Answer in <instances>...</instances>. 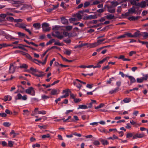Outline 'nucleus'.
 <instances>
[{
	"instance_id": "nucleus-1",
	"label": "nucleus",
	"mask_w": 148,
	"mask_h": 148,
	"mask_svg": "<svg viewBox=\"0 0 148 148\" xmlns=\"http://www.w3.org/2000/svg\"><path fill=\"white\" fill-rule=\"evenodd\" d=\"M52 35L54 37H56L60 39H62L64 37L62 32L60 33L58 31L52 32Z\"/></svg>"
},
{
	"instance_id": "nucleus-2",
	"label": "nucleus",
	"mask_w": 148,
	"mask_h": 148,
	"mask_svg": "<svg viewBox=\"0 0 148 148\" xmlns=\"http://www.w3.org/2000/svg\"><path fill=\"white\" fill-rule=\"evenodd\" d=\"M25 92L26 93L32 96H34L35 95V91L34 90L33 88L32 87H29V88L26 89Z\"/></svg>"
},
{
	"instance_id": "nucleus-3",
	"label": "nucleus",
	"mask_w": 148,
	"mask_h": 148,
	"mask_svg": "<svg viewBox=\"0 0 148 148\" xmlns=\"http://www.w3.org/2000/svg\"><path fill=\"white\" fill-rule=\"evenodd\" d=\"M49 25L47 23H44L42 25L43 30L45 32H49L51 29V27H49Z\"/></svg>"
},
{
	"instance_id": "nucleus-4",
	"label": "nucleus",
	"mask_w": 148,
	"mask_h": 148,
	"mask_svg": "<svg viewBox=\"0 0 148 148\" xmlns=\"http://www.w3.org/2000/svg\"><path fill=\"white\" fill-rule=\"evenodd\" d=\"M11 3L12 4L15 5V6L18 7L23 5V1H13Z\"/></svg>"
},
{
	"instance_id": "nucleus-5",
	"label": "nucleus",
	"mask_w": 148,
	"mask_h": 148,
	"mask_svg": "<svg viewBox=\"0 0 148 148\" xmlns=\"http://www.w3.org/2000/svg\"><path fill=\"white\" fill-rule=\"evenodd\" d=\"M105 6L107 7L108 8V11L110 13H113L115 12V9L114 8V7L112 5H105Z\"/></svg>"
},
{
	"instance_id": "nucleus-6",
	"label": "nucleus",
	"mask_w": 148,
	"mask_h": 148,
	"mask_svg": "<svg viewBox=\"0 0 148 148\" xmlns=\"http://www.w3.org/2000/svg\"><path fill=\"white\" fill-rule=\"evenodd\" d=\"M145 136L146 135L143 133L141 134H139L138 133L133 136L132 138L133 139H135L137 138H142Z\"/></svg>"
},
{
	"instance_id": "nucleus-7",
	"label": "nucleus",
	"mask_w": 148,
	"mask_h": 148,
	"mask_svg": "<svg viewBox=\"0 0 148 148\" xmlns=\"http://www.w3.org/2000/svg\"><path fill=\"white\" fill-rule=\"evenodd\" d=\"M16 67L14 66L13 64H11L9 68V72L10 73H13L15 71Z\"/></svg>"
},
{
	"instance_id": "nucleus-8",
	"label": "nucleus",
	"mask_w": 148,
	"mask_h": 148,
	"mask_svg": "<svg viewBox=\"0 0 148 148\" xmlns=\"http://www.w3.org/2000/svg\"><path fill=\"white\" fill-rule=\"evenodd\" d=\"M97 17L96 15H92L87 16L85 17V19L86 20L91 19H95L97 18Z\"/></svg>"
},
{
	"instance_id": "nucleus-9",
	"label": "nucleus",
	"mask_w": 148,
	"mask_h": 148,
	"mask_svg": "<svg viewBox=\"0 0 148 148\" xmlns=\"http://www.w3.org/2000/svg\"><path fill=\"white\" fill-rule=\"evenodd\" d=\"M145 3V1H143L140 3H138V6H139L141 8H144L147 5Z\"/></svg>"
},
{
	"instance_id": "nucleus-10",
	"label": "nucleus",
	"mask_w": 148,
	"mask_h": 148,
	"mask_svg": "<svg viewBox=\"0 0 148 148\" xmlns=\"http://www.w3.org/2000/svg\"><path fill=\"white\" fill-rule=\"evenodd\" d=\"M97 46L96 42H95L92 43H88L87 45V47L89 48H93Z\"/></svg>"
},
{
	"instance_id": "nucleus-11",
	"label": "nucleus",
	"mask_w": 148,
	"mask_h": 148,
	"mask_svg": "<svg viewBox=\"0 0 148 148\" xmlns=\"http://www.w3.org/2000/svg\"><path fill=\"white\" fill-rule=\"evenodd\" d=\"M140 18V16H137L136 17L132 16L128 18V19L130 21H134L137 20Z\"/></svg>"
},
{
	"instance_id": "nucleus-12",
	"label": "nucleus",
	"mask_w": 148,
	"mask_h": 148,
	"mask_svg": "<svg viewBox=\"0 0 148 148\" xmlns=\"http://www.w3.org/2000/svg\"><path fill=\"white\" fill-rule=\"evenodd\" d=\"M33 26L36 29H38L41 27V25L40 23H34L33 25Z\"/></svg>"
},
{
	"instance_id": "nucleus-13",
	"label": "nucleus",
	"mask_w": 148,
	"mask_h": 148,
	"mask_svg": "<svg viewBox=\"0 0 148 148\" xmlns=\"http://www.w3.org/2000/svg\"><path fill=\"white\" fill-rule=\"evenodd\" d=\"M133 35L134 38H136L139 37L141 36V34L140 33V31L138 30L135 32Z\"/></svg>"
},
{
	"instance_id": "nucleus-14",
	"label": "nucleus",
	"mask_w": 148,
	"mask_h": 148,
	"mask_svg": "<svg viewBox=\"0 0 148 148\" xmlns=\"http://www.w3.org/2000/svg\"><path fill=\"white\" fill-rule=\"evenodd\" d=\"M107 19L108 20H112L115 18V16L114 15L112 14H109L105 16Z\"/></svg>"
},
{
	"instance_id": "nucleus-15",
	"label": "nucleus",
	"mask_w": 148,
	"mask_h": 148,
	"mask_svg": "<svg viewBox=\"0 0 148 148\" xmlns=\"http://www.w3.org/2000/svg\"><path fill=\"white\" fill-rule=\"evenodd\" d=\"M5 38L8 40H12L13 39L14 40H17L18 39L16 38H15L13 37L9 34H7L5 36Z\"/></svg>"
},
{
	"instance_id": "nucleus-16",
	"label": "nucleus",
	"mask_w": 148,
	"mask_h": 148,
	"mask_svg": "<svg viewBox=\"0 0 148 148\" xmlns=\"http://www.w3.org/2000/svg\"><path fill=\"white\" fill-rule=\"evenodd\" d=\"M62 34H63V35L64 37L68 36L69 37H70L72 36L71 33H69L66 32H62Z\"/></svg>"
},
{
	"instance_id": "nucleus-17",
	"label": "nucleus",
	"mask_w": 148,
	"mask_h": 148,
	"mask_svg": "<svg viewBox=\"0 0 148 148\" xmlns=\"http://www.w3.org/2000/svg\"><path fill=\"white\" fill-rule=\"evenodd\" d=\"M61 20L62 23L63 24H66L68 22V20L64 17L61 18Z\"/></svg>"
},
{
	"instance_id": "nucleus-18",
	"label": "nucleus",
	"mask_w": 148,
	"mask_h": 148,
	"mask_svg": "<svg viewBox=\"0 0 148 148\" xmlns=\"http://www.w3.org/2000/svg\"><path fill=\"white\" fill-rule=\"evenodd\" d=\"M88 108V106L85 105H79L78 106V107L77 108L78 109H86Z\"/></svg>"
},
{
	"instance_id": "nucleus-19",
	"label": "nucleus",
	"mask_w": 148,
	"mask_h": 148,
	"mask_svg": "<svg viewBox=\"0 0 148 148\" xmlns=\"http://www.w3.org/2000/svg\"><path fill=\"white\" fill-rule=\"evenodd\" d=\"M141 36L143 37V39H145L148 38V33L146 32H142Z\"/></svg>"
},
{
	"instance_id": "nucleus-20",
	"label": "nucleus",
	"mask_w": 148,
	"mask_h": 148,
	"mask_svg": "<svg viewBox=\"0 0 148 148\" xmlns=\"http://www.w3.org/2000/svg\"><path fill=\"white\" fill-rule=\"evenodd\" d=\"M130 1L131 4L132 5H134L136 6H138V3H137L135 0H131Z\"/></svg>"
},
{
	"instance_id": "nucleus-21",
	"label": "nucleus",
	"mask_w": 148,
	"mask_h": 148,
	"mask_svg": "<svg viewBox=\"0 0 148 148\" xmlns=\"http://www.w3.org/2000/svg\"><path fill=\"white\" fill-rule=\"evenodd\" d=\"M100 140L103 145H106L108 144V142L106 140L101 138L100 139Z\"/></svg>"
},
{
	"instance_id": "nucleus-22",
	"label": "nucleus",
	"mask_w": 148,
	"mask_h": 148,
	"mask_svg": "<svg viewBox=\"0 0 148 148\" xmlns=\"http://www.w3.org/2000/svg\"><path fill=\"white\" fill-rule=\"evenodd\" d=\"M119 88L117 87L114 89V90H111L109 91V93L110 94H112L113 93H115L118 91Z\"/></svg>"
},
{
	"instance_id": "nucleus-23",
	"label": "nucleus",
	"mask_w": 148,
	"mask_h": 148,
	"mask_svg": "<svg viewBox=\"0 0 148 148\" xmlns=\"http://www.w3.org/2000/svg\"><path fill=\"white\" fill-rule=\"evenodd\" d=\"M57 90L55 89H52L51 92V94L52 95H55L58 94V93H57Z\"/></svg>"
},
{
	"instance_id": "nucleus-24",
	"label": "nucleus",
	"mask_w": 148,
	"mask_h": 148,
	"mask_svg": "<svg viewBox=\"0 0 148 148\" xmlns=\"http://www.w3.org/2000/svg\"><path fill=\"white\" fill-rule=\"evenodd\" d=\"M129 12L130 13H133L135 12V9L134 7H133L132 8H130L128 10Z\"/></svg>"
},
{
	"instance_id": "nucleus-25",
	"label": "nucleus",
	"mask_w": 148,
	"mask_h": 148,
	"mask_svg": "<svg viewBox=\"0 0 148 148\" xmlns=\"http://www.w3.org/2000/svg\"><path fill=\"white\" fill-rule=\"evenodd\" d=\"M128 78L130 80L131 83H134L136 82L135 79L133 77L130 76L128 77Z\"/></svg>"
},
{
	"instance_id": "nucleus-26",
	"label": "nucleus",
	"mask_w": 148,
	"mask_h": 148,
	"mask_svg": "<svg viewBox=\"0 0 148 148\" xmlns=\"http://www.w3.org/2000/svg\"><path fill=\"white\" fill-rule=\"evenodd\" d=\"M28 67V66L25 64H23L21 65H20L18 67V68L21 69L25 68L26 69Z\"/></svg>"
},
{
	"instance_id": "nucleus-27",
	"label": "nucleus",
	"mask_w": 148,
	"mask_h": 148,
	"mask_svg": "<svg viewBox=\"0 0 148 148\" xmlns=\"http://www.w3.org/2000/svg\"><path fill=\"white\" fill-rule=\"evenodd\" d=\"M111 5L115 8L119 4V3L117 1H112L111 2Z\"/></svg>"
},
{
	"instance_id": "nucleus-28",
	"label": "nucleus",
	"mask_w": 148,
	"mask_h": 148,
	"mask_svg": "<svg viewBox=\"0 0 148 148\" xmlns=\"http://www.w3.org/2000/svg\"><path fill=\"white\" fill-rule=\"evenodd\" d=\"M74 16L77 17L78 19H80L82 18V15L78 12L75 14Z\"/></svg>"
},
{
	"instance_id": "nucleus-29",
	"label": "nucleus",
	"mask_w": 148,
	"mask_h": 148,
	"mask_svg": "<svg viewBox=\"0 0 148 148\" xmlns=\"http://www.w3.org/2000/svg\"><path fill=\"white\" fill-rule=\"evenodd\" d=\"M71 51H72L71 50H69L68 49H66L65 51L64 52V53L67 55L69 56L71 54Z\"/></svg>"
},
{
	"instance_id": "nucleus-30",
	"label": "nucleus",
	"mask_w": 148,
	"mask_h": 148,
	"mask_svg": "<svg viewBox=\"0 0 148 148\" xmlns=\"http://www.w3.org/2000/svg\"><path fill=\"white\" fill-rule=\"evenodd\" d=\"M105 40V38L101 40H98L97 42H96L97 46L99 45L102 42L104 41Z\"/></svg>"
},
{
	"instance_id": "nucleus-31",
	"label": "nucleus",
	"mask_w": 148,
	"mask_h": 148,
	"mask_svg": "<svg viewBox=\"0 0 148 148\" xmlns=\"http://www.w3.org/2000/svg\"><path fill=\"white\" fill-rule=\"evenodd\" d=\"M133 134L131 132L127 133L126 135V138H129L132 137H133Z\"/></svg>"
},
{
	"instance_id": "nucleus-32",
	"label": "nucleus",
	"mask_w": 148,
	"mask_h": 148,
	"mask_svg": "<svg viewBox=\"0 0 148 148\" xmlns=\"http://www.w3.org/2000/svg\"><path fill=\"white\" fill-rule=\"evenodd\" d=\"M60 28V26L58 25H55L53 26L52 27V29L53 30H57L59 29Z\"/></svg>"
},
{
	"instance_id": "nucleus-33",
	"label": "nucleus",
	"mask_w": 148,
	"mask_h": 148,
	"mask_svg": "<svg viewBox=\"0 0 148 148\" xmlns=\"http://www.w3.org/2000/svg\"><path fill=\"white\" fill-rule=\"evenodd\" d=\"M3 125L6 127H8L11 125V124L9 122H4L3 124Z\"/></svg>"
},
{
	"instance_id": "nucleus-34",
	"label": "nucleus",
	"mask_w": 148,
	"mask_h": 148,
	"mask_svg": "<svg viewBox=\"0 0 148 148\" xmlns=\"http://www.w3.org/2000/svg\"><path fill=\"white\" fill-rule=\"evenodd\" d=\"M93 144L95 146L99 145L100 144V142L98 140H95L93 143Z\"/></svg>"
},
{
	"instance_id": "nucleus-35",
	"label": "nucleus",
	"mask_w": 148,
	"mask_h": 148,
	"mask_svg": "<svg viewBox=\"0 0 148 148\" xmlns=\"http://www.w3.org/2000/svg\"><path fill=\"white\" fill-rule=\"evenodd\" d=\"M42 98V99L45 100V99H47L49 98V97L46 95H42L41 96Z\"/></svg>"
},
{
	"instance_id": "nucleus-36",
	"label": "nucleus",
	"mask_w": 148,
	"mask_h": 148,
	"mask_svg": "<svg viewBox=\"0 0 148 148\" xmlns=\"http://www.w3.org/2000/svg\"><path fill=\"white\" fill-rule=\"evenodd\" d=\"M123 101L125 103H127L130 101V98H126L123 100Z\"/></svg>"
},
{
	"instance_id": "nucleus-37",
	"label": "nucleus",
	"mask_w": 148,
	"mask_h": 148,
	"mask_svg": "<svg viewBox=\"0 0 148 148\" xmlns=\"http://www.w3.org/2000/svg\"><path fill=\"white\" fill-rule=\"evenodd\" d=\"M26 25L25 24H21L20 25L19 27L25 29H26Z\"/></svg>"
},
{
	"instance_id": "nucleus-38",
	"label": "nucleus",
	"mask_w": 148,
	"mask_h": 148,
	"mask_svg": "<svg viewBox=\"0 0 148 148\" xmlns=\"http://www.w3.org/2000/svg\"><path fill=\"white\" fill-rule=\"evenodd\" d=\"M38 114H45L46 113V112L45 110L38 111Z\"/></svg>"
},
{
	"instance_id": "nucleus-39",
	"label": "nucleus",
	"mask_w": 148,
	"mask_h": 148,
	"mask_svg": "<svg viewBox=\"0 0 148 148\" xmlns=\"http://www.w3.org/2000/svg\"><path fill=\"white\" fill-rule=\"evenodd\" d=\"M10 45H7L6 43H3L2 44H0V49L2 48L3 47H5L7 46H9Z\"/></svg>"
},
{
	"instance_id": "nucleus-40",
	"label": "nucleus",
	"mask_w": 148,
	"mask_h": 148,
	"mask_svg": "<svg viewBox=\"0 0 148 148\" xmlns=\"http://www.w3.org/2000/svg\"><path fill=\"white\" fill-rule=\"evenodd\" d=\"M7 19L9 21L14 22L15 19H14L12 17L9 16L7 17Z\"/></svg>"
},
{
	"instance_id": "nucleus-41",
	"label": "nucleus",
	"mask_w": 148,
	"mask_h": 148,
	"mask_svg": "<svg viewBox=\"0 0 148 148\" xmlns=\"http://www.w3.org/2000/svg\"><path fill=\"white\" fill-rule=\"evenodd\" d=\"M138 41L140 43H141L143 45H146L148 44V42L147 41H143L140 40H138Z\"/></svg>"
},
{
	"instance_id": "nucleus-42",
	"label": "nucleus",
	"mask_w": 148,
	"mask_h": 148,
	"mask_svg": "<svg viewBox=\"0 0 148 148\" xmlns=\"http://www.w3.org/2000/svg\"><path fill=\"white\" fill-rule=\"evenodd\" d=\"M73 28V27L71 26H66L65 27V28L66 30L68 31H70Z\"/></svg>"
},
{
	"instance_id": "nucleus-43",
	"label": "nucleus",
	"mask_w": 148,
	"mask_h": 148,
	"mask_svg": "<svg viewBox=\"0 0 148 148\" xmlns=\"http://www.w3.org/2000/svg\"><path fill=\"white\" fill-rule=\"evenodd\" d=\"M104 106V104L103 103H101L99 106L96 107L95 108V109H98L103 107Z\"/></svg>"
},
{
	"instance_id": "nucleus-44",
	"label": "nucleus",
	"mask_w": 148,
	"mask_h": 148,
	"mask_svg": "<svg viewBox=\"0 0 148 148\" xmlns=\"http://www.w3.org/2000/svg\"><path fill=\"white\" fill-rule=\"evenodd\" d=\"M50 135L49 134H47L46 135H43L42 136V138H49L50 137Z\"/></svg>"
},
{
	"instance_id": "nucleus-45",
	"label": "nucleus",
	"mask_w": 148,
	"mask_h": 148,
	"mask_svg": "<svg viewBox=\"0 0 148 148\" xmlns=\"http://www.w3.org/2000/svg\"><path fill=\"white\" fill-rule=\"evenodd\" d=\"M13 142L11 141H8V145L10 147H11L13 146Z\"/></svg>"
},
{
	"instance_id": "nucleus-46",
	"label": "nucleus",
	"mask_w": 148,
	"mask_h": 148,
	"mask_svg": "<svg viewBox=\"0 0 148 148\" xmlns=\"http://www.w3.org/2000/svg\"><path fill=\"white\" fill-rule=\"evenodd\" d=\"M90 4V3L89 2L86 1L84 3V8H86Z\"/></svg>"
},
{
	"instance_id": "nucleus-47",
	"label": "nucleus",
	"mask_w": 148,
	"mask_h": 148,
	"mask_svg": "<svg viewBox=\"0 0 148 148\" xmlns=\"http://www.w3.org/2000/svg\"><path fill=\"white\" fill-rule=\"evenodd\" d=\"M24 113H23V115H28V113L29 112L27 110H24L23 111Z\"/></svg>"
},
{
	"instance_id": "nucleus-48",
	"label": "nucleus",
	"mask_w": 148,
	"mask_h": 148,
	"mask_svg": "<svg viewBox=\"0 0 148 148\" xmlns=\"http://www.w3.org/2000/svg\"><path fill=\"white\" fill-rule=\"evenodd\" d=\"M143 82L144 80H147V77H146V75H143V77H141Z\"/></svg>"
},
{
	"instance_id": "nucleus-49",
	"label": "nucleus",
	"mask_w": 148,
	"mask_h": 148,
	"mask_svg": "<svg viewBox=\"0 0 148 148\" xmlns=\"http://www.w3.org/2000/svg\"><path fill=\"white\" fill-rule=\"evenodd\" d=\"M121 11V6H119L117 8V12L118 14L120 13Z\"/></svg>"
},
{
	"instance_id": "nucleus-50",
	"label": "nucleus",
	"mask_w": 148,
	"mask_h": 148,
	"mask_svg": "<svg viewBox=\"0 0 148 148\" xmlns=\"http://www.w3.org/2000/svg\"><path fill=\"white\" fill-rule=\"evenodd\" d=\"M126 35V36H127L128 37L134 38L133 37V35H132V34L130 33H128L125 34Z\"/></svg>"
},
{
	"instance_id": "nucleus-51",
	"label": "nucleus",
	"mask_w": 148,
	"mask_h": 148,
	"mask_svg": "<svg viewBox=\"0 0 148 148\" xmlns=\"http://www.w3.org/2000/svg\"><path fill=\"white\" fill-rule=\"evenodd\" d=\"M17 98H16V99H22V96L20 94H18L17 95Z\"/></svg>"
},
{
	"instance_id": "nucleus-52",
	"label": "nucleus",
	"mask_w": 148,
	"mask_h": 148,
	"mask_svg": "<svg viewBox=\"0 0 148 148\" xmlns=\"http://www.w3.org/2000/svg\"><path fill=\"white\" fill-rule=\"evenodd\" d=\"M101 26V23L97 25H94L91 26L90 27V28H95L97 27L100 26Z\"/></svg>"
},
{
	"instance_id": "nucleus-53",
	"label": "nucleus",
	"mask_w": 148,
	"mask_h": 148,
	"mask_svg": "<svg viewBox=\"0 0 148 148\" xmlns=\"http://www.w3.org/2000/svg\"><path fill=\"white\" fill-rule=\"evenodd\" d=\"M70 22L75 21H77V18H72L69 19Z\"/></svg>"
},
{
	"instance_id": "nucleus-54",
	"label": "nucleus",
	"mask_w": 148,
	"mask_h": 148,
	"mask_svg": "<svg viewBox=\"0 0 148 148\" xmlns=\"http://www.w3.org/2000/svg\"><path fill=\"white\" fill-rule=\"evenodd\" d=\"M136 53V52L135 51H131L129 53V55L130 56H132V55L133 54H135Z\"/></svg>"
},
{
	"instance_id": "nucleus-55",
	"label": "nucleus",
	"mask_w": 148,
	"mask_h": 148,
	"mask_svg": "<svg viewBox=\"0 0 148 148\" xmlns=\"http://www.w3.org/2000/svg\"><path fill=\"white\" fill-rule=\"evenodd\" d=\"M40 147V145L39 144L36 143L32 145V147L33 148H34L35 147Z\"/></svg>"
},
{
	"instance_id": "nucleus-56",
	"label": "nucleus",
	"mask_w": 148,
	"mask_h": 148,
	"mask_svg": "<svg viewBox=\"0 0 148 148\" xmlns=\"http://www.w3.org/2000/svg\"><path fill=\"white\" fill-rule=\"evenodd\" d=\"M69 95V93H66L64 95H62V96H61L60 97L61 98H66L67 97H68Z\"/></svg>"
},
{
	"instance_id": "nucleus-57",
	"label": "nucleus",
	"mask_w": 148,
	"mask_h": 148,
	"mask_svg": "<svg viewBox=\"0 0 148 148\" xmlns=\"http://www.w3.org/2000/svg\"><path fill=\"white\" fill-rule=\"evenodd\" d=\"M71 92V91L69 89H67L66 90H63V93H68V92Z\"/></svg>"
},
{
	"instance_id": "nucleus-58",
	"label": "nucleus",
	"mask_w": 148,
	"mask_h": 148,
	"mask_svg": "<svg viewBox=\"0 0 148 148\" xmlns=\"http://www.w3.org/2000/svg\"><path fill=\"white\" fill-rule=\"evenodd\" d=\"M100 2L98 0H96L94 1L92 4V5H97L100 3Z\"/></svg>"
},
{
	"instance_id": "nucleus-59",
	"label": "nucleus",
	"mask_w": 148,
	"mask_h": 148,
	"mask_svg": "<svg viewBox=\"0 0 148 148\" xmlns=\"http://www.w3.org/2000/svg\"><path fill=\"white\" fill-rule=\"evenodd\" d=\"M54 45H57L58 46H61L62 45L61 43H60L59 41L55 42Z\"/></svg>"
},
{
	"instance_id": "nucleus-60",
	"label": "nucleus",
	"mask_w": 148,
	"mask_h": 148,
	"mask_svg": "<svg viewBox=\"0 0 148 148\" xmlns=\"http://www.w3.org/2000/svg\"><path fill=\"white\" fill-rule=\"evenodd\" d=\"M136 81L138 83H142L143 82L141 78H137L136 79Z\"/></svg>"
},
{
	"instance_id": "nucleus-61",
	"label": "nucleus",
	"mask_w": 148,
	"mask_h": 148,
	"mask_svg": "<svg viewBox=\"0 0 148 148\" xmlns=\"http://www.w3.org/2000/svg\"><path fill=\"white\" fill-rule=\"evenodd\" d=\"M93 84H87L86 87L89 88H91L93 86Z\"/></svg>"
},
{
	"instance_id": "nucleus-62",
	"label": "nucleus",
	"mask_w": 148,
	"mask_h": 148,
	"mask_svg": "<svg viewBox=\"0 0 148 148\" xmlns=\"http://www.w3.org/2000/svg\"><path fill=\"white\" fill-rule=\"evenodd\" d=\"M23 7L24 8H30L31 9L32 8V7L31 5H24Z\"/></svg>"
},
{
	"instance_id": "nucleus-63",
	"label": "nucleus",
	"mask_w": 148,
	"mask_h": 148,
	"mask_svg": "<svg viewBox=\"0 0 148 148\" xmlns=\"http://www.w3.org/2000/svg\"><path fill=\"white\" fill-rule=\"evenodd\" d=\"M70 97L71 98L74 99L76 97V95H74L73 94H70Z\"/></svg>"
},
{
	"instance_id": "nucleus-64",
	"label": "nucleus",
	"mask_w": 148,
	"mask_h": 148,
	"mask_svg": "<svg viewBox=\"0 0 148 148\" xmlns=\"http://www.w3.org/2000/svg\"><path fill=\"white\" fill-rule=\"evenodd\" d=\"M5 112L8 114H12V113L11 112L10 110L8 109H6L5 110Z\"/></svg>"
}]
</instances>
